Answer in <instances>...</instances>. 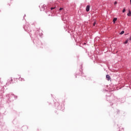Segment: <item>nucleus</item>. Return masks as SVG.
Here are the masks:
<instances>
[{
  "instance_id": "obj_1",
  "label": "nucleus",
  "mask_w": 131,
  "mask_h": 131,
  "mask_svg": "<svg viewBox=\"0 0 131 131\" xmlns=\"http://www.w3.org/2000/svg\"><path fill=\"white\" fill-rule=\"evenodd\" d=\"M106 77L108 81H109V80L111 81V77H110V76L109 75H107L106 76Z\"/></svg>"
},
{
  "instance_id": "obj_2",
  "label": "nucleus",
  "mask_w": 131,
  "mask_h": 131,
  "mask_svg": "<svg viewBox=\"0 0 131 131\" xmlns=\"http://www.w3.org/2000/svg\"><path fill=\"white\" fill-rule=\"evenodd\" d=\"M90 5H88L86 6V12H89L90 11Z\"/></svg>"
},
{
  "instance_id": "obj_3",
  "label": "nucleus",
  "mask_w": 131,
  "mask_h": 131,
  "mask_svg": "<svg viewBox=\"0 0 131 131\" xmlns=\"http://www.w3.org/2000/svg\"><path fill=\"white\" fill-rule=\"evenodd\" d=\"M127 16H128V17H130V16H131V12H130V10H129V12H128V13L127 14Z\"/></svg>"
},
{
  "instance_id": "obj_4",
  "label": "nucleus",
  "mask_w": 131,
  "mask_h": 131,
  "mask_svg": "<svg viewBox=\"0 0 131 131\" xmlns=\"http://www.w3.org/2000/svg\"><path fill=\"white\" fill-rule=\"evenodd\" d=\"M117 20V18H114L113 19L114 23H115V22H116Z\"/></svg>"
},
{
  "instance_id": "obj_5",
  "label": "nucleus",
  "mask_w": 131,
  "mask_h": 131,
  "mask_svg": "<svg viewBox=\"0 0 131 131\" xmlns=\"http://www.w3.org/2000/svg\"><path fill=\"white\" fill-rule=\"evenodd\" d=\"M128 42V39H127L125 42H124V45H126Z\"/></svg>"
},
{
  "instance_id": "obj_6",
  "label": "nucleus",
  "mask_w": 131,
  "mask_h": 131,
  "mask_svg": "<svg viewBox=\"0 0 131 131\" xmlns=\"http://www.w3.org/2000/svg\"><path fill=\"white\" fill-rule=\"evenodd\" d=\"M96 23H97V21H95L94 23H93V26H95V25H96Z\"/></svg>"
},
{
  "instance_id": "obj_7",
  "label": "nucleus",
  "mask_w": 131,
  "mask_h": 131,
  "mask_svg": "<svg viewBox=\"0 0 131 131\" xmlns=\"http://www.w3.org/2000/svg\"><path fill=\"white\" fill-rule=\"evenodd\" d=\"M123 33H124V31H122L120 34H123Z\"/></svg>"
},
{
  "instance_id": "obj_8",
  "label": "nucleus",
  "mask_w": 131,
  "mask_h": 131,
  "mask_svg": "<svg viewBox=\"0 0 131 131\" xmlns=\"http://www.w3.org/2000/svg\"><path fill=\"white\" fill-rule=\"evenodd\" d=\"M125 12V8H124V9L122 11L123 13H124Z\"/></svg>"
},
{
  "instance_id": "obj_9",
  "label": "nucleus",
  "mask_w": 131,
  "mask_h": 131,
  "mask_svg": "<svg viewBox=\"0 0 131 131\" xmlns=\"http://www.w3.org/2000/svg\"><path fill=\"white\" fill-rule=\"evenodd\" d=\"M56 8V7H52L51 8V10H54V9H55Z\"/></svg>"
},
{
  "instance_id": "obj_10",
  "label": "nucleus",
  "mask_w": 131,
  "mask_h": 131,
  "mask_svg": "<svg viewBox=\"0 0 131 131\" xmlns=\"http://www.w3.org/2000/svg\"><path fill=\"white\" fill-rule=\"evenodd\" d=\"M21 81H25V80L24 79V78H21Z\"/></svg>"
},
{
  "instance_id": "obj_11",
  "label": "nucleus",
  "mask_w": 131,
  "mask_h": 131,
  "mask_svg": "<svg viewBox=\"0 0 131 131\" xmlns=\"http://www.w3.org/2000/svg\"><path fill=\"white\" fill-rule=\"evenodd\" d=\"M114 5H117V2H115V3H114Z\"/></svg>"
},
{
  "instance_id": "obj_12",
  "label": "nucleus",
  "mask_w": 131,
  "mask_h": 131,
  "mask_svg": "<svg viewBox=\"0 0 131 131\" xmlns=\"http://www.w3.org/2000/svg\"><path fill=\"white\" fill-rule=\"evenodd\" d=\"M61 10H63V8H60L59 9V11H61Z\"/></svg>"
},
{
  "instance_id": "obj_13",
  "label": "nucleus",
  "mask_w": 131,
  "mask_h": 131,
  "mask_svg": "<svg viewBox=\"0 0 131 131\" xmlns=\"http://www.w3.org/2000/svg\"><path fill=\"white\" fill-rule=\"evenodd\" d=\"M129 39V40H131V36H130Z\"/></svg>"
},
{
  "instance_id": "obj_14",
  "label": "nucleus",
  "mask_w": 131,
  "mask_h": 131,
  "mask_svg": "<svg viewBox=\"0 0 131 131\" xmlns=\"http://www.w3.org/2000/svg\"><path fill=\"white\" fill-rule=\"evenodd\" d=\"M130 4H131V0H130Z\"/></svg>"
}]
</instances>
